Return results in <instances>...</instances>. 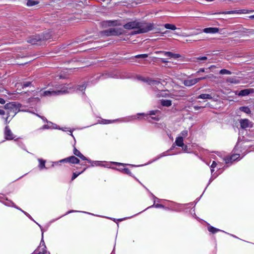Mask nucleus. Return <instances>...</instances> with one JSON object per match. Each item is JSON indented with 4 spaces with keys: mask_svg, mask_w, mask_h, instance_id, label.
Masks as SVG:
<instances>
[{
    "mask_svg": "<svg viewBox=\"0 0 254 254\" xmlns=\"http://www.w3.org/2000/svg\"><path fill=\"white\" fill-rule=\"evenodd\" d=\"M138 24L137 30L134 31L133 34L147 33L152 30L154 26L153 23H148L144 21H139Z\"/></svg>",
    "mask_w": 254,
    "mask_h": 254,
    "instance_id": "1",
    "label": "nucleus"
},
{
    "mask_svg": "<svg viewBox=\"0 0 254 254\" xmlns=\"http://www.w3.org/2000/svg\"><path fill=\"white\" fill-rule=\"evenodd\" d=\"M124 33V30L121 28H112L101 32V34L106 36H116L122 35Z\"/></svg>",
    "mask_w": 254,
    "mask_h": 254,
    "instance_id": "2",
    "label": "nucleus"
},
{
    "mask_svg": "<svg viewBox=\"0 0 254 254\" xmlns=\"http://www.w3.org/2000/svg\"><path fill=\"white\" fill-rule=\"evenodd\" d=\"M28 62L26 54L24 53L21 55L17 54V65H23Z\"/></svg>",
    "mask_w": 254,
    "mask_h": 254,
    "instance_id": "3",
    "label": "nucleus"
},
{
    "mask_svg": "<svg viewBox=\"0 0 254 254\" xmlns=\"http://www.w3.org/2000/svg\"><path fill=\"white\" fill-rule=\"evenodd\" d=\"M138 22L139 20H134L132 21L129 22L127 23V24H125L124 25V28L127 30H131V29H136V30H137V28L138 26Z\"/></svg>",
    "mask_w": 254,
    "mask_h": 254,
    "instance_id": "4",
    "label": "nucleus"
},
{
    "mask_svg": "<svg viewBox=\"0 0 254 254\" xmlns=\"http://www.w3.org/2000/svg\"><path fill=\"white\" fill-rule=\"evenodd\" d=\"M44 37L40 35H34L28 38L27 42L32 45H36L38 42L43 40Z\"/></svg>",
    "mask_w": 254,
    "mask_h": 254,
    "instance_id": "5",
    "label": "nucleus"
},
{
    "mask_svg": "<svg viewBox=\"0 0 254 254\" xmlns=\"http://www.w3.org/2000/svg\"><path fill=\"white\" fill-rule=\"evenodd\" d=\"M65 93V90H57V91H45L43 93V96H56Z\"/></svg>",
    "mask_w": 254,
    "mask_h": 254,
    "instance_id": "6",
    "label": "nucleus"
},
{
    "mask_svg": "<svg viewBox=\"0 0 254 254\" xmlns=\"http://www.w3.org/2000/svg\"><path fill=\"white\" fill-rule=\"evenodd\" d=\"M31 85L30 82H26L24 83L22 82H17V94H21L22 91V89H23L24 87H26L28 86H29Z\"/></svg>",
    "mask_w": 254,
    "mask_h": 254,
    "instance_id": "7",
    "label": "nucleus"
},
{
    "mask_svg": "<svg viewBox=\"0 0 254 254\" xmlns=\"http://www.w3.org/2000/svg\"><path fill=\"white\" fill-rule=\"evenodd\" d=\"M64 161L69 162L73 164H78L79 163V160L74 156H70L61 161V162Z\"/></svg>",
    "mask_w": 254,
    "mask_h": 254,
    "instance_id": "8",
    "label": "nucleus"
},
{
    "mask_svg": "<svg viewBox=\"0 0 254 254\" xmlns=\"http://www.w3.org/2000/svg\"><path fill=\"white\" fill-rule=\"evenodd\" d=\"M157 53L162 54L166 57H169V58H175V59L180 57V55L176 54H173L170 52L159 51V52H157Z\"/></svg>",
    "mask_w": 254,
    "mask_h": 254,
    "instance_id": "9",
    "label": "nucleus"
},
{
    "mask_svg": "<svg viewBox=\"0 0 254 254\" xmlns=\"http://www.w3.org/2000/svg\"><path fill=\"white\" fill-rule=\"evenodd\" d=\"M4 135L5 139L7 140H11L14 138L13 134L8 127H5Z\"/></svg>",
    "mask_w": 254,
    "mask_h": 254,
    "instance_id": "10",
    "label": "nucleus"
},
{
    "mask_svg": "<svg viewBox=\"0 0 254 254\" xmlns=\"http://www.w3.org/2000/svg\"><path fill=\"white\" fill-rule=\"evenodd\" d=\"M254 93V89L250 88V89H246L242 90H241L239 93L238 95L239 96H244L248 95L251 93Z\"/></svg>",
    "mask_w": 254,
    "mask_h": 254,
    "instance_id": "11",
    "label": "nucleus"
},
{
    "mask_svg": "<svg viewBox=\"0 0 254 254\" xmlns=\"http://www.w3.org/2000/svg\"><path fill=\"white\" fill-rule=\"evenodd\" d=\"M199 81H200V79H197V78L192 79H188V80H186L184 81V84L186 86H191L192 85L196 84L197 82H198Z\"/></svg>",
    "mask_w": 254,
    "mask_h": 254,
    "instance_id": "12",
    "label": "nucleus"
},
{
    "mask_svg": "<svg viewBox=\"0 0 254 254\" xmlns=\"http://www.w3.org/2000/svg\"><path fill=\"white\" fill-rule=\"evenodd\" d=\"M241 128L244 129L250 127V122L248 119H242L240 121Z\"/></svg>",
    "mask_w": 254,
    "mask_h": 254,
    "instance_id": "13",
    "label": "nucleus"
},
{
    "mask_svg": "<svg viewBox=\"0 0 254 254\" xmlns=\"http://www.w3.org/2000/svg\"><path fill=\"white\" fill-rule=\"evenodd\" d=\"M248 11L245 9L242 10H232V11H227L223 12L222 13L228 14H235V13H248Z\"/></svg>",
    "mask_w": 254,
    "mask_h": 254,
    "instance_id": "14",
    "label": "nucleus"
},
{
    "mask_svg": "<svg viewBox=\"0 0 254 254\" xmlns=\"http://www.w3.org/2000/svg\"><path fill=\"white\" fill-rule=\"evenodd\" d=\"M219 31V29L216 27H209L203 29V32L206 33H216Z\"/></svg>",
    "mask_w": 254,
    "mask_h": 254,
    "instance_id": "15",
    "label": "nucleus"
},
{
    "mask_svg": "<svg viewBox=\"0 0 254 254\" xmlns=\"http://www.w3.org/2000/svg\"><path fill=\"white\" fill-rule=\"evenodd\" d=\"M103 23H104V25H107L108 26H117V25H120L119 23H118V22L117 20H114V21L109 20V21H104Z\"/></svg>",
    "mask_w": 254,
    "mask_h": 254,
    "instance_id": "16",
    "label": "nucleus"
},
{
    "mask_svg": "<svg viewBox=\"0 0 254 254\" xmlns=\"http://www.w3.org/2000/svg\"><path fill=\"white\" fill-rule=\"evenodd\" d=\"M177 145L179 146H183L184 145L183 138L182 136H179L176 138L175 141Z\"/></svg>",
    "mask_w": 254,
    "mask_h": 254,
    "instance_id": "17",
    "label": "nucleus"
},
{
    "mask_svg": "<svg viewBox=\"0 0 254 254\" xmlns=\"http://www.w3.org/2000/svg\"><path fill=\"white\" fill-rule=\"evenodd\" d=\"M144 81H145V80H144ZM145 81L147 82L149 84L151 85L159 86V85L160 84V81H157V80L149 79L148 80H145Z\"/></svg>",
    "mask_w": 254,
    "mask_h": 254,
    "instance_id": "18",
    "label": "nucleus"
},
{
    "mask_svg": "<svg viewBox=\"0 0 254 254\" xmlns=\"http://www.w3.org/2000/svg\"><path fill=\"white\" fill-rule=\"evenodd\" d=\"M164 27L165 28L167 29H171V30H177V29H179L180 30V29H178L176 26L174 24H169V23H167V24H165L164 25Z\"/></svg>",
    "mask_w": 254,
    "mask_h": 254,
    "instance_id": "19",
    "label": "nucleus"
},
{
    "mask_svg": "<svg viewBox=\"0 0 254 254\" xmlns=\"http://www.w3.org/2000/svg\"><path fill=\"white\" fill-rule=\"evenodd\" d=\"M39 3V1L38 0H27V5L28 6H33Z\"/></svg>",
    "mask_w": 254,
    "mask_h": 254,
    "instance_id": "20",
    "label": "nucleus"
},
{
    "mask_svg": "<svg viewBox=\"0 0 254 254\" xmlns=\"http://www.w3.org/2000/svg\"><path fill=\"white\" fill-rule=\"evenodd\" d=\"M239 154H234V155L231 156L228 159V160L226 161V162L227 163H229V162H232V161H235L238 158H239Z\"/></svg>",
    "mask_w": 254,
    "mask_h": 254,
    "instance_id": "21",
    "label": "nucleus"
},
{
    "mask_svg": "<svg viewBox=\"0 0 254 254\" xmlns=\"http://www.w3.org/2000/svg\"><path fill=\"white\" fill-rule=\"evenodd\" d=\"M198 98L200 99H211L212 97L210 95L208 94H200L198 97Z\"/></svg>",
    "mask_w": 254,
    "mask_h": 254,
    "instance_id": "22",
    "label": "nucleus"
},
{
    "mask_svg": "<svg viewBox=\"0 0 254 254\" xmlns=\"http://www.w3.org/2000/svg\"><path fill=\"white\" fill-rule=\"evenodd\" d=\"M161 104L163 106H166V107H169L171 105V101L170 100H162L161 101Z\"/></svg>",
    "mask_w": 254,
    "mask_h": 254,
    "instance_id": "23",
    "label": "nucleus"
},
{
    "mask_svg": "<svg viewBox=\"0 0 254 254\" xmlns=\"http://www.w3.org/2000/svg\"><path fill=\"white\" fill-rule=\"evenodd\" d=\"M4 204L8 206L15 207L14 203L9 200L6 199Z\"/></svg>",
    "mask_w": 254,
    "mask_h": 254,
    "instance_id": "24",
    "label": "nucleus"
},
{
    "mask_svg": "<svg viewBox=\"0 0 254 254\" xmlns=\"http://www.w3.org/2000/svg\"><path fill=\"white\" fill-rule=\"evenodd\" d=\"M240 110L247 114L251 113L250 109L247 107H242L240 108Z\"/></svg>",
    "mask_w": 254,
    "mask_h": 254,
    "instance_id": "25",
    "label": "nucleus"
},
{
    "mask_svg": "<svg viewBox=\"0 0 254 254\" xmlns=\"http://www.w3.org/2000/svg\"><path fill=\"white\" fill-rule=\"evenodd\" d=\"M165 90H162L157 94V96L158 97H165L167 94Z\"/></svg>",
    "mask_w": 254,
    "mask_h": 254,
    "instance_id": "26",
    "label": "nucleus"
},
{
    "mask_svg": "<svg viewBox=\"0 0 254 254\" xmlns=\"http://www.w3.org/2000/svg\"><path fill=\"white\" fill-rule=\"evenodd\" d=\"M219 73L221 74H231V72L230 71L225 69H221Z\"/></svg>",
    "mask_w": 254,
    "mask_h": 254,
    "instance_id": "27",
    "label": "nucleus"
},
{
    "mask_svg": "<svg viewBox=\"0 0 254 254\" xmlns=\"http://www.w3.org/2000/svg\"><path fill=\"white\" fill-rule=\"evenodd\" d=\"M14 105H15V102H12V103H7V104L5 105V109H10V108H12V106H14Z\"/></svg>",
    "mask_w": 254,
    "mask_h": 254,
    "instance_id": "28",
    "label": "nucleus"
},
{
    "mask_svg": "<svg viewBox=\"0 0 254 254\" xmlns=\"http://www.w3.org/2000/svg\"><path fill=\"white\" fill-rule=\"evenodd\" d=\"M73 153L75 156L77 157H79L81 154L80 152L78 151L75 147L74 148Z\"/></svg>",
    "mask_w": 254,
    "mask_h": 254,
    "instance_id": "29",
    "label": "nucleus"
},
{
    "mask_svg": "<svg viewBox=\"0 0 254 254\" xmlns=\"http://www.w3.org/2000/svg\"><path fill=\"white\" fill-rule=\"evenodd\" d=\"M85 170V168L84 169V170L81 172L78 173L77 174H76V173H73L71 180H73L74 179H75L79 175H80L81 173H82Z\"/></svg>",
    "mask_w": 254,
    "mask_h": 254,
    "instance_id": "30",
    "label": "nucleus"
},
{
    "mask_svg": "<svg viewBox=\"0 0 254 254\" xmlns=\"http://www.w3.org/2000/svg\"><path fill=\"white\" fill-rule=\"evenodd\" d=\"M136 58H146L148 57L147 54H141L135 56Z\"/></svg>",
    "mask_w": 254,
    "mask_h": 254,
    "instance_id": "31",
    "label": "nucleus"
},
{
    "mask_svg": "<svg viewBox=\"0 0 254 254\" xmlns=\"http://www.w3.org/2000/svg\"><path fill=\"white\" fill-rule=\"evenodd\" d=\"M217 163L215 161H213L212 165H211V172H213L214 171L213 168H214L216 166Z\"/></svg>",
    "mask_w": 254,
    "mask_h": 254,
    "instance_id": "32",
    "label": "nucleus"
},
{
    "mask_svg": "<svg viewBox=\"0 0 254 254\" xmlns=\"http://www.w3.org/2000/svg\"><path fill=\"white\" fill-rule=\"evenodd\" d=\"M196 59L197 60H202V61H204V60H206L207 59V58L205 56H204V57H197L196 58Z\"/></svg>",
    "mask_w": 254,
    "mask_h": 254,
    "instance_id": "33",
    "label": "nucleus"
},
{
    "mask_svg": "<svg viewBox=\"0 0 254 254\" xmlns=\"http://www.w3.org/2000/svg\"><path fill=\"white\" fill-rule=\"evenodd\" d=\"M230 82L234 83H239V81L238 79L235 78H232L230 80Z\"/></svg>",
    "mask_w": 254,
    "mask_h": 254,
    "instance_id": "34",
    "label": "nucleus"
},
{
    "mask_svg": "<svg viewBox=\"0 0 254 254\" xmlns=\"http://www.w3.org/2000/svg\"><path fill=\"white\" fill-rule=\"evenodd\" d=\"M188 130H183L182 132H181V134L182 135V137L183 136H184V137H186L188 135Z\"/></svg>",
    "mask_w": 254,
    "mask_h": 254,
    "instance_id": "35",
    "label": "nucleus"
},
{
    "mask_svg": "<svg viewBox=\"0 0 254 254\" xmlns=\"http://www.w3.org/2000/svg\"><path fill=\"white\" fill-rule=\"evenodd\" d=\"M21 105L20 104H17V106H16V108H17V109H18V111H24V109H20V107H21Z\"/></svg>",
    "mask_w": 254,
    "mask_h": 254,
    "instance_id": "36",
    "label": "nucleus"
},
{
    "mask_svg": "<svg viewBox=\"0 0 254 254\" xmlns=\"http://www.w3.org/2000/svg\"><path fill=\"white\" fill-rule=\"evenodd\" d=\"M209 230L210 232H211L212 233H215V232L217 231L216 229L215 228L213 227H210L209 229Z\"/></svg>",
    "mask_w": 254,
    "mask_h": 254,
    "instance_id": "37",
    "label": "nucleus"
},
{
    "mask_svg": "<svg viewBox=\"0 0 254 254\" xmlns=\"http://www.w3.org/2000/svg\"><path fill=\"white\" fill-rule=\"evenodd\" d=\"M83 160H88V159L82 154L78 157Z\"/></svg>",
    "mask_w": 254,
    "mask_h": 254,
    "instance_id": "38",
    "label": "nucleus"
},
{
    "mask_svg": "<svg viewBox=\"0 0 254 254\" xmlns=\"http://www.w3.org/2000/svg\"><path fill=\"white\" fill-rule=\"evenodd\" d=\"M40 167L41 168L45 167V161L41 162L40 164Z\"/></svg>",
    "mask_w": 254,
    "mask_h": 254,
    "instance_id": "39",
    "label": "nucleus"
},
{
    "mask_svg": "<svg viewBox=\"0 0 254 254\" xmlns=\"http://www.w3.org/2000/svg\"><path fill=\"white\" fill-rule=\"evenodd\" d=\"M5 101L3 99L0 98V103L1 104H5Z\"/></svg>",
    "mask_w": 254,
    "mask_h": 254,
    "instance_id": "40",
    "label": "nucleus"
},
{
    "mask_svg": "<svg viewBox=\"0 0 254 254\" xmlns=\"http://www.w3.org/2000/svg\"><path fill=\"white\" fill-rule=\"evenodd\" d=\"M5 114V112L3 110L0 109V115H3Z\"/></svg>",
    "mask_w": 254,
    "mask_h": 254,
    "instance_id": "41",
    "label": "nucleus"
},
{
    "mask_svg": "<svg viewBox=\"0 0 254 254\" xmlns=\"http://www.w3.org/2000/svg\"><path fill=\"white\" fill-rule=\"evenodd\" d=\"M207 77H208V76H206L200 77V78H197V79H200V80L202 79H205L207 78Z\"/></svg>",
    "mask_w": 254,
    "mask_h": 254,
    "instance_id": "42",
    "label": "nucleus"
},
{
    "mask_svg": "<svg viewBox=\"0 0 254 254\" xmlns=\"http://www.w3.org/2000/svg\"><path fill=\"white\" fill-rule=\"evenodd\" d=\"M157 112V111H150V115H155V113Z\"/></svg>",
    "mask_w": 254,
    "mask_h": 254,
    "instance_id": "43",
    "label": "nucleus"
},
{
    "mask_svg": "<svg viewBox=\"0 0 254 254\" xmlns=\"http://www.w3.org/2000/svg\"><path fill=\"white\" fill-rule=\"evenodd\" d=\"M194 108L195 109V110H198L199 109L201 108V107H199V106H194Z\"/></svg>",
    "mask_w": 254,
    "mask_h": 254,
    "instance_id": "44",
    "label": "nucleus"
},
{
    "mask_svg": "<svg viewBox=\"0 0 254 254\" xmlns=\"http://www.w3.org/2000/svg\"><path fill=\"white\" fill-rule=\"evenodd\" d=\"M39 117H40L41 119H42L44 121H45L46 122H47V120L44 118V117H41L39 115H38Z\"/></svg>",
    "mask_w": 254,
    "mask_h": 254,
    "instance_id": "45",
    "label": "nucleus"
},
{
    "mask_svg": "<svg viewBox=\"0 0 254 254\" xmlns=\"http://www.w3.org/2000/svg\"><path fill=\"white\" fill-rule=\"evenodd\" d=\"M198 72H204V68H200Z\"/></svg>",
    "mask_w": 254,
    "mask_h": 254,
    "instance_id": "46",
    "label": "nucleus"
},
{
    "mask_svg": "<svg viewBox=\"0 0 254 254\" xmlns=\"http://www.w3.org/2000/svg\"><path fill=\"white\" fill-rule=\"evenodd\" d=\"M80 88H81V90H84V89H85V86H84V85H82V86H80Z\"/></svg>",
    "mask_w": 254,
    "mask_h": 254,
    "instance_id": "47",
    "label": "nucleus"
},
{
    "mask_svg": "<svg viewBox=\"0 0 254 254\" xmlns=\"http://www.w3.org/2000/svg\"><path fill=\"white\" fill-rule=\"evenodd\" d=\"M43 129L48 128L47 125H45L42 127Z\"/></svg>",
    "mask_w": 254,
    "mask_h": 254,
    "instance_id": "48",
    "label": "nucleus"
},
{
    "mask_svg": "<svg viewBox=\"0 0 254 254\" xmlns=\"http://www.w3.org/2000/svg\"><path fill=\"white\" fill-rule=\"evenodd\" d=\"M250 18H251V19H254V15L250 16Z\"/></svg>",
    "mask_w": 254,
    "mask_h": 254,
    "instance_id": "49",
    "label": "nucleus"
},
{
    "mask_svg": "<svg viewBox=\"0 0 254 254\" xmlns=\"http://www.w3.org/2000/svg\"><path fill=\"white\" fill-rule=\"evenodd\" d=\"M162 62H163V63H167V62H168L167 61H165L164 59H162Z\"/></svg>",
    "mask_w": 254,
    "mask_h": 254,
    "instance_id": "50",
    "label": "nucleus"
},
{
    "mask_svg": "<svg viewBox=\"0 0 254 254\" xmlns=\"http://www.w3.org/2000/svg\"><path fill=\"white\" fill-rule=\"evenodd\" d=\"M215 67V66H214V65H211V66H210V67H209V69H211V68H213V67Z\"/></svg>",
    "mask_w": 254,
    "mask_h": 254,
    "instance_id": "51",
    "label": "nucleus"
},
{
    "mask_svg": "<svg viewBox=\"0 0 254 254\" xmlns=\"http://www.w3.org/2000/svg\"><path fill=\"white\" fill-rule=\"evenodd\" d=\"M125 171H126L127 173H128V171H129V170H128V169H125Z\"/></svg>",
    "mask_w": 254,
    "mask_h": 254,
    "instance_id": "52",
    "label": "nucleus"
},
{
    "mask_svg": "<svg viewBox=\"0 0 254 254\" xmlns=\"http://www.w3.org/2000/svg\"><path fill=\"white\" fill-rule=\"evenodd\" d=\"M168 32V31H166L165 32H164V34H167Z\"/></svg>",
    "mask_w": 254,
    "mask_h": 254,
    "instance_id": "53",
    "label": "nucleus"
},
{
    "mask_svg": "<svg viewBox=\"0 0 254 254\" xmlns=\"http://www.w3.org/2000/svg\"><path fill=\"white\" fill-rule=\"evenodd\" d=\"M43 247H41V248H40V251H41V252H42V248H43Z\"/></svg>",
    "mask_w": 254,
    "mask_h": 254,
    "instance_id": "54",
    "label": "nucleus"
},
{
    "mask_svg": "<svg viewBox=\"0 0 254 254\" xmlns=\"http://www.w3.org/2000/svg\"><path fill=\"white\" fill-rule=\"evenodd\" d=\"M24 93H25V94H26V93H27L26 91H24Z\"/></svg>",
    "mask_w": 254,
    "mask_h": 254,
    "instance_id": "55",
    "label": "nucleus"
},
{
    "mask_svg": "<svg viewBox=\"0 0 254 254\" xmlns=\"http://www.w3.org/2000/svg\"><path fill=\"white\" fill-rule=\"evenodd\" d=\"M117 164H118V163H116ZM119 165H121L122 164L121 163H118Z\"/></svg>",
    "mask_w": 254,
    "mask_h": 254,
    "instance_id": "56",
    "label": "nucleus"
}]
</instances>
